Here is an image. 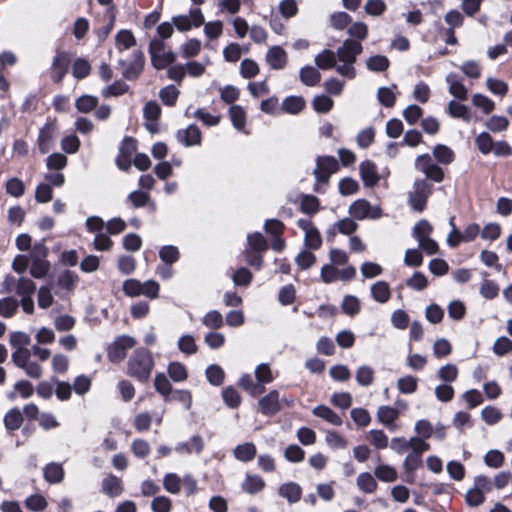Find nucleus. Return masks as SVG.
Instances as JSON below:
<instances>
[{"instance_id": "5701e85b", "label": "nucleus", "mask_w": 512, "mask_h": 512, "mask_svg": "<svg viewBox=\"0 0 512 512\" xmlns=\"http://www.w3.org/2000/svg\"><path fill=\"white\" fill-rule=\"evenodd\" d=\"M102 491L110 497L119 496L123 491L121 479L114 475L105 477L102 482Z\"/></svg>"}, {"instance_id": "58836bf2", "label": "nucleus", "mask_w": 512, "mask_h": 512, "mask_svg": "<svg viewBox=\"0 0 512 512\" xmlns=\"http://www.w3.org/2000/svg\"><path fill=\"white\" fill-rule=\"evenodd\" d=\"M359 189V183L351 177H345L341 179L338 184V190L342 196H350L356 194Z\"/></svg>"}, {"instance_id": "39448f33", "label": "nucleus", "mask_w": 512, "mask_h": 512, "mask_svg": "<svg viewBox=\"0 0 512 512\" xmlns=\"http://www.w3.org/2000/svg\"><path fill=\"white\" fill-rule=\"evenodd\" d=\"M431 193L432 186L426 180H416L408 193V202L415 211L422 212Z\"/></svg>"}, {"instance_id": "603ef678", "label": "nucleus", "mask_w": 512, "mask_h": 512, "mask_svg": "<svg viewBox=\"0 0 512 512\" xmlns=\"http://www.w3.org/2000/svg\"><path fill=\"white\" fill-rule=\"evenodd\" d=\"M50 268V262L47 260L32 261L30 274L36 279H42L48 274Z\"/></svg>"}, {"instance_id": "423d86ee", "label": "nucleus", "mask_w": 512, "mask_h": 512, "mask_svg": "<svg viewBox=\"0 0 512 512\" xmlns=\"http://www.w3.org/2000/svg\"><path fill=\"white\" fill-rule=\"evenodd\" d=\"M350 216L355 220H376L382 216L379 206H372L366 199H357L348 209Z\"/></svg>"}, {"instance_id": "c85d7f7f", "label": "nucleus", "mask_w": 512, "mask_h": 512, "mask_svg": "<svg viewBox=\"0 0 512 512\" xmlns=\"http://www.w3.org/2000/svg\"><path fill=\"white\" fill-rule=\"evenodd\" d=\"M299 77L303 84L310 87L316 86L321 80L320 72L312 66L303 67L300 70Z\"/></svg>"}, {"instance_id": "ddd939ff", "label": "nucleus", "mask_w": 512, "mask_h": 512, "mask_svg": "<svg viewBox=\"0 0 512 512\" xmlns=\"http://www.w3.org/2000/svg\"><path fill=\"white\" fill-rule=\"evenodd\" d=\"M361 179L366 187H374L378 184L380 176L377 166L371 160H365L359 165Z\"/></svg>"}, {"instance_id": "f03ea898", "label": "nucleus", "mask_w": 512, "mask_h": 512, "mask_svg": "<svg viewBox=\"0 0 512 512\" xmlns=\"http://www.w3.org/2000/svg\"><path fill=\"white\" fill-rule=\"evenodd\" d=\"M154 368L152 353L146 348H137L131 354L127 362V375L139 382L145 383L149 380Z\"/></svg>"}, {"instance_id": "052dcab7", "label": "nucleus", "mask_w": 512, "mask_h": 512, "mask_svg": "<svg viewBox=\"0 0 512 512\" xmlns=\"http://www.w3.org/2000/svg\"><path fill=\"white\" fill-rule=\"evenodd\" d=\"M240 73L246 79L253 78L259 73V66L254 60L246 58L240 64Z\"/></svg>"}, {"instance_id": "dca6fc26", "label": "nucleus", "mask_w": 512, "mask_h": 512, "mask_svg": "<svg viewBox=\"0 0 512 512\" xmlns=\"http://www.w3.org/2000/svg\"><path fill=\"white\" fill-rule=\"evenodd\" d=\"M54 132L55 125L52 123H46L44 127L40 130L38 136V147L39 151L42 154H46L49 152Z\"/></svg>"}, {"instance_id": "a878e982", "label": "nucleus", "mask_w": 512, "mask_h": 512, "mask_svg": "<svg viewBox=\"0 0 512 512\" xmlns=\"http://www.w3.org/2000/svg\"><path fill=\"white\" fill-rule=\"evenodd\" d=\"M446 81L449 84V92L457 99L464 101L467 99L468 91L466 87L457 80L455 74L451 73L446 77Z\"/></svg>"}, {"instance_id": "ea45409f", "label": "nucleus", "mask_w": 512, "mask_h": 512, "mask_svg": "<svg viewBox=\"0 0 512 512\" xmlns=\"http://www.w3.org/2000/svg\"><path fill=\"white\" fill-rule=\"evenodd\" d=\"M179 93V90L175 86L168 85L159 91V97L165 105L174 106L177 102Z\"/></svg>"}, {"instance_id": "3c124183", "label": "nucleus", "mask_w": 512, "mask_h": 512, "mask_svg": "<svg viewBox=\"0 0 512 512\" xmlns=\"http://www.w3.org/2000/svg\"><path fill=\"white\" fill-rule=\"evenodd\" d=\"M69 363V358L66 355L57 353L52 358V370L56 374H65L68 371Z\"/></svg>"}, {"instance_id": "5fc2aeb1", "label": "nucleus", "mask_w": 512, "mask_h": 512, "mask_svg": "<svg viewBox=\"0 0 512 512\" xmlns=\"http://www.w3.org/2000/svg\"><path fill=\"white\" fill-rule=\"evenodd\" d=\"M131 451L135 457L144 459L151 451L149 443L144 439H135L131 445Z\"/></svg>"}, {"instance_id": "cd10ccee", "label": "nucleus", "mask_w": 512, "mask_h": 512, "mask_svg": "<svg viewBox=\"0 0 512 512\" xmlns=\"http://www.w3.org/2000/svg\"><path fill=\"white\" fill-rule=\"evenodd\" d=\"M115 44L118 50H127L136 45V38L130 30L123 29L116 34Z\"/></svg>"}, {"instance_id": "c03bdc74", "label": "nucleus", "mask_w": 512, "mask_h": 512, "mask_svg": "<svg viewBox=\"0 0 512 512\" xmlns=\"http://www.w3.org/2000/svg\"><path fill=\"white\" fill-rule=\"evenodd\" d=\"M334 105V101L327 95H317L312 101L313 109L318 113H328Z\"/></svg>"}, {"instance_id": "a19ab883", "label": "nucleus", "mask_w": 512, "mask_h": 512, "mask_svg": "<svg viewBox=\"0 0 512 512\" xmlns=\"http://www.w3.org/2000/svg\"><path fill=\"white\" fill-rule=\"evenodd\" d=\"M375 372L367 365L360 366L356 371V381L361 386H370L374 381Z\"/></svg>"}, {"instance_id": "338daca9", "label": "nucleus", "mask_w": 512, "mask_h": 512, "mask_svg": "<svg viewBox=\"0 0 512 512\" xmlns=\"http://www.w3.org/2000/svg\"><path fill=\"white\" fill-rule=\"evenodd\" d=\"M477 148L483 154L492 152L494 141L487 132L480 133L475 140Z\"/></svg>"}, {"instance_id": "f8f14e48", "label": "nucleus", "mask_w": 512, "mask_h": 512, "mask_svg": "<svg viewBox=\"0 0 512 512\" xmlns=\"http://www.w3.org/2000/svg\"><path fill=\"white\" fill-rule=\"evenodd\" d=\"M258 406L262 414L272 416L281 410L280 394L277 390H271L267 395L261 397Z\"/></svg>"}, {"instance_id": "2f4dec72", "label": "nucleus", "mask_w": 512, "mask_h": 512, "mask_svg": "<svg viewBox=\"0 0 512 512\" xmlns=\"http://www.w3.org/2000/svg\"><path fill=\"white\" fill-rule=\"evenodd\" d=\"M23 423V416L19 409L12 408L4 416L6 429L14 431L20 428Z\"/></svg>"}, {"instance_id": "774afa93", "label": "nucleus", "mask_w": 512, "mask_h": 512, "mask_svg": "<svg viewBox=\"0 0 512 512\" xmlns=\"http://www.w3.org/2000/svg\"><path fill=\"white\" fill-rule=\"evenodd\" d=\"M153 512H170L172 509V502L166 496L155 497L151 503Z\"/></svg>"}, {"instance_id": "79ce46f5", "label": "nucleus", "mask_w": 512, "mask_h": 512, "mask_svg": "<svg viewBox=\"0 0 512 512\" xmlns=\"http://www.w3.org/2000/svg\"><path fill=\"white\" fill-rule=\"evenodd\" d=\"M91 72V65L90 63L83 59V58H77L72 65V75L76 79H83L87 77Z\"/></svg>"}, {"instance_id": "680f3d73", "label": "nucleus", "mask_w": 512, "mask_h": 512, "mask_svg": "<svg viewBox=\"0 0 512 512\" xmlns=\"http://www.w3.org/2000/svg\"><path fill=\"white\" fill-rule=\"evenodd\" d=\"M368 439L372 445L378 449H385L388 447V437L382 430H370Z\"/></svg>"}, {"instance_id": "bb28decb", "label": "nucleus", "mask_w": 512, "mask_h": 512, "mask_svg": "<svg viewBox=\"0 0 512 512\" xmlns=\"http://www.w3.org/2000/svg\"><path fill=\"white\" fill-rule=\"evenodd\" d=\"M399 417V411L390 406H380L377 411V419L380 423L390 428Z\"/></svg>"}, {"instance_id": "69168bd1", "label": "nucleus", "mask_w": 512, "mask_h": 512, "mask_svg": "<svg viewBox=\"0 0 512 512\" xmlns=\"http://www.w3.org/2000/svg\"><path fill=\"white\" fill-rule=\"evenodd\" d=\"M485 125L492 132H501L507 129L509 121L504 116L494 115L487 120Z\"/></svg>"}, {"instance_id": "412c9836", "label": "nucleus", "mask_w": 512, "mask_h": 512, "mask_svg": "<svg viewBox=\"0 0 512 512\" xmlns=\"http://www.w3.org/2000/svg\"><path fill=\"white\" fill-rule=\"evenodd\" d=\"M315 64L322 70H328L338 66L335 52L329 49L323 50L321 53L315 56Z\"/></svg>"}, {"instance_id": "393cba45", "label": "nucleus", "mask_w": 512, "mask_h": 512, "mask_svg": "<svg viewBox=\"0 0 512 512\" xmlns=\"http://www.w3.org/2000/svg\"><path fill=\"white\" fill-rule=\"evenodd\" d=\"M312 413L319 418L326 420L335 426L342 425L341 417L336 414L332 409L325 405H319L313 408Z\"/></svg>"}, {"instance_id": "de8ad7c7", "label": "nucleus", "mask_w": 512, "mask_h": 512, "mask_svg": "<svg viewBox=\"0 0 512 512\" xmlns=\"http://www.w3.org/2000/svg\"><path fill=\"white\" fill-rule=\"evenodd\" d=\"M77 281H78V276L70 270L63 271L58 276V279H57L58 285L67 291L73 289L76 286Z\"/></svg>"}, {"instance_id": "9b49d317", "label": "nucleus", "mask_w": 512, "mask_h": 512, "mask_svg": "<svg viewBox=\"0 0 512 512\" xmlns=\"http://www.w3.org/2000/svg\"><path fill=\"white\" fill-rule=\"evenodd\" d=\"M144 63V54L140 50L134 51L129 63L120 61V65L125 66L122 71L123 76L128 80L138 78L144 68Z\"/></svg>"}, {"instance_id": "8fccbe9b", "label": "nucleus", "mask_w": 512, "mask_h": 512, "mask_svg": "<svg viewBox=\"0 0 512 512\" xmlns=\"http://www.w3.org/2000/svg\"><path fill=\"white\" fill-rule=\"evenodd\" d=\"M168 374L176 382L185 381L188 377L186 367L179 362L170 363L168 366Z\"/></svg>"}, {"instance_id": "1a4fd4ad", "label": "nucleus", "mask_w": 512, "mask_h": 512, "mask_svg": "<svg viewBox=\"0 0 512 512\" xmlns=\"http://www.w3.org/2000/svg\"><path fill=\"white\" fill-rule=\"evenodd\" d=\"M450 225L452 226V231L447 238V243L451 247H456L462 241H472L476 238V236L480 232V227L478 224H470L463 233H461L454 225L453 218L450 219Z\"/></svg>"}, {"instance_id": "4c0bfd02", "label": "nucleus", "mask_w": 512, "mask_h": 512, "mask_svg": "<svg viewBox=\"0 0 512 512\" xmlns=\"http://www.w3.org/2000/svg\"><path fill=\"white\" fill-rule=\"evenodd\" d=\"M389 64L388 58L383 55L371 56L366 61L367 68L373 72H383L388 69Z\"/></svg>"}, {"instance_id": "7c9ffc66", "label": "nucleus", "mask_w": 512, "mask_h": 512, "mask_svg": "<svg viewBox=\"0 0 512 512\" xmlns=\"http://www.w3.org/2000/svg\"><path fill=\"white\" fill-rule=\"evenodd\" d=\"M448 113L453 118H460L465 122H470L472 118L467 106L453 100L448 103Z\"/></svg>"}, {"instance_id": "e433bc0d", "label": "nucleus", "mask_w": 512, "mask_h": 512, "mask_svg": "<svg viewBox=\"0 0 512 512\" xmlns=\"http://www.w3.org/2000/svg\"><path fill=\"white\" fill-rule=\"evenodd\" d=\"M204 326L210 329H220L224 325V319L222 314L217 310L209 311L202 318Z\"/></svg>"}, {"instance_id": "bf43d9fd", "label": "nucleus", "mask_w": 512, "mask_h": 512, "mask_svg": "<svg viewBox=\"0 0 512 512\" xmlns=\"http://www.w3.org/2000/svg\"><path fill=\"white\" fill-rule=\"evenodd\" d=\"M12 362L18 367L23 368L24 365L29 362L31 359V350L28 348L18 347L12 353Z\"/></svg>"}, {"instance_id": "09e8293b", "label": "nucleus", "mask_w": 512, "mask_h": 512, "mask_svg": "<svg viewBox=\"0 0 512 512\" xmlns=\"http://www.w3.org/2000/svg\"><path fill=\"white\" fill-rule=\"evenodd\" d=\"M434 157L442 164H450L454 159L453 151L446 145H436L433 149Z\"/></svg>"}, {"instance_id": "49530a36", "label": "nucleus", "mask_w": 512, "mask_h": 512, "mask_svg": "<svg viewBox=\"0 0 512 512\" xmlns=\"http://www.w3.org/2000/svg\"><path fill=\"white\" fill-rule=\"evenodd\" d=\"M375 476L383 482H394L397 479L396 470L389 465H379L374 470Z\"/></svg>"}, {"instance_id": "c756f323", "label": "nucleus", "mask_w": 512, "mask_h": 512, "mask_svg": "<svg viewBox=\"0 0 512 512\" xmlns=\"http://www.w3.org/2000/svg\"><path fill=\"white\" fill-rule=\"evenodd\" d=\"M44 478L49 483H60L64 478V470L61 464L52 462L44 468Z\"/></svg>"}, {"instance_id": "6ab92c4d", "label": "nucleus", "mask_w": 512, "mask_h": 512, "mask_svg": "<svg viewBox=\"0 0 512 512\" xmlns=\"http://www.w3.org/2000/svg\"><path fill=\"white\" fill-rule=\"evenodd\" d=\"M256 446L252 442H246L235 447L233 450L234 457L241 462L252 461L256 456Z\"/></svg>"}, {"instance_id": "2eb2a0df", "label": "nucleus", "mask_w": 512, "mask_h": 512, "mask_svg": "<svg viewBox=\"0 0 512 512\" xmlns=\"http://www.w3.org/2000/svg\"><path fill=\"white\" fill-rule=\"evenodd\" d=\"M266 60L272 69H282L287 63V54L280 46L270 48L266 55Z\"/></svg>"}, {"instance_id": "aec40b11", "label": "nucleus", "mask_w": 512, "mask_h": 512, "mask_svg": "<svg viewBox=\"0 0 512 512\" xmlns=\"http://www.w3.org/2000/svg\"><path fill=\"white\" fill-rule=\"evenodd\" d=\"M238 385L252 397H256L265 391V387L261 383L255 382L250 374L242 375Z\"/></svg>"}, {"instance_id": "e2e57ef3", "label": "nucleus", "mask_w": 512, "mask_h": 512, "mask_svg": "<svg viewBox=\"0 0 512 512\" xmlns=\"http://www.w3.org/2000/svg\"><path fill=\"white\" fill-rule=\"evenodd\" d=\"M248 245L251 250L256 252H264L268 249L266 239L261 233H254L248 236Z\"/></svg>"}, {"instance_id": "6e6d98bb", "label": "nucleus", "mask_w": 512, "mask_h": 512, "mask_svg": "<svg viewBox=\"0 0 512 512\" xmlns=\"http://www.w3.org/2000/svg\"><path fill=\"white\" fill-rule=\"evenodd\" d=\"M176 60V55L172 51L162 52L151 60L154 68L161 70L172 64Z\"/></svg>"}, {"instance_id": "a18cd8bd", "label": "nucleus", "mask_w": 512, "mask_h": 512, "mask_svg": "<svg viewBox=\"0 0 512 512\" xmlns=\"http://www.w3.org/2000/svg\"><path fill=\"white\" fill-rule=\"evenodd\" d=\"M181 478L175 473H168L163 479L165 490L171 494H178L181 491Z\"/></svg>"}, {"instance_id": "f257e3e1", "label": "nucleus", "mask_w": 512, "mask_h": 512, "mask_svg": "<svg viewBox=\"0 0 512 512\" xmlns=\"http://www.w3.org/2000/svg\"><path fill=\"white\" fill-rule=\"evenodd\" d=\"M363 51L361 42L357 40L346 39L341 46L337 48L335 52L338 66L336 72L343 77L348 79H354L356 77V69L354 64L357 56Z\"/></svg>"}, {"instance_id": "7ed1b4c3", "label": "nucleus", "mask_w": 512, "mask_h": 512, "mask_svg": "<svg viewBox=\"0 0 512 512\" xmlns=\"http://www.w3.org/2000/svg\"><path fill=\"white\" fill-rule=\"evenodd\" d=\"M339 170V163L333 156H319L313 174L316 179L315 191H321V185H327L332 174Z\"/></svg>"}, {"instance_id": "c9c22d12", "label": "nucleus", "mask_w": 512, "mask_h": 512, "mask_svg": "<svg viewBox=\"0 0 512 512\" xmlns=\"http://www.w3.org/2000/svg\"><path fill=\"white\" fill-rule=\"evenodd\" d=\"M35 291L36 285L31 279L27 277H20L18 279L16 283V294L21 298L26 296H33Z\"/></svg>"}, {"instance_id": "4d7b16f0", "label": "nucleus", "mask_w": 512, "mask_h": 512, "mask_svg": "<svg viewBox=\"0 0 512 512\" xmlns=\"http://www.w3.org/2000/svg\"><path fill=\"white\" fill-rule=\"evenodd\" d=\"M225 404L230 408H237L241 404V396L233 387H227L222 392Z\"/></svg>"}, {"instance_id": "864d4df0", "label": "nucleus", "mask_w": 512, "mask_h": 512, "mask_svg": "<svg viewBox=\"0 0 512 512\" xmlns=\"http://www.w3.org/2000/svg\"><path fill=\"white\" fill-rule=\"evenodd\" d=\"M471 100L473 105L482 109L485 114L491 113L495 108L494 102L483 94L476 93Z\"/></svg>"}, {"instance_id": "0eeeda50", "label": "nucleus", "mask_w": 512, "mask_h": 512, "mask_svg": "<svg viewBox=\"0 0 512 512\" xmlns=\"http://www.w3.org/2000/svg\"><path fill=\"white\" fill-rule=\"evenodd\" d=\"M415 167L418 171L435 182H441L444 179V171L441 167L434 164L428 154L420 155L415 160Z\"/></svg>"}, {"instance_id": "13d9d810", "label": "nucleus", "mask_w": 512, "mask_h": 512, "mask_svg": "<svg viewBox=\"0 0 512 512\" xmlns=\"http://www.w3.org/2000/svg\"><path fill=\"white\" fill-rule=\"evenodd\" d=\"M19 303L13 297H6L1 300L0 315L5 318L12 317L18 310Z\"/></svg>"}, {"instance_id": "473e14b6", "label": "nucleus", "mask_w": 512, "mask_h": 512, "mask_svg": "<svg viewBox=\"0 0 512 512\" xmlns=\"http://www.w3.org/2000/svg\"><path fill=\"white\" fill-rule=\"evenodd\" d=\"M229 115L233 126L237 130L243 131L246 124V113L244 109L240 105H232L229 109Z\"/></svg>"}, {"instance_id": "f704fd0d", "label": "nucleus", "mask_w": 512, "mask_h": 512, "mask_svg": "<svg viewBox=\"0 0 512 512\" xmlns=\"http://www.w3.org/2000/svg\"><path fill=\"white\" fill-rule=\"evenodd\" d=\"M320 202L314 195H303L300 202V210L308 215H313L319 211Z\"/></svg>"}, {"instance_id": "0e129e2a", "label": "nucleus", "mask_w": 512, "mask_h": 512, "mask_svg": "<svg viewBox=\"0 0 512 512\" xmlns=\"http://www.w3.org/2000/svg\"><path fill=\"white\" fill-rule=\"evenodd\" d=\"M378 101L385 107H393L396 95L389 87H380L377 92Z\"/></svg>"}, {"instance_id": "4be33fe9", "label": "nucleus", "mask_w": 512, "mask_h": 512, "mask_svg": "<svg viewBox=\"0 0 512 512\" xmlns=\"http://www.w3.org/2000/svg\"><path fill=\"white\" fill-rule=\"evenodd\" d=\"M306 106V102L301 96H289L282 102L281 109L288 114H299Z\"/></svg>"}, {"instance_id": "4468645a", "label": "nucleus", "mask_w": 512, "mask_h": 512, "mask_svg": "<svg viewBox=\"0 0 512 512\" xmlns=\"http://www.w3.org/2000/svg\"><path fill=\"white\" fill-rule=\"evenodd\" d=\"M201 131L196 125H189L184 130H179L177 133V139L185 146H194L201 143Z\"/></svg>"}, {"instance_id": "b1692460", "label": "nucleus", "mask_w": 512, "mask_h": 512, "mask_svg": "<svg viewBox=\"0 0 512 512\" xmlns=\"http://www.w3.org/2000/svg\"><path fill=\"white\" fill-rule=\"evenodd\" d=\"M371 295L378 303H386L391 297L389 284L385 281H377L371 286Z\"/></svg>"}, {"instance_id": "6e6552de", "label": "nucleus", "mask_w": 512, "mask_h": 512, "mask_svg": "<svg viewBox=\"0 0 512 512\" xmlns=\"http://www.w3.org/2000/svg\"><path fill=\"white\" fill-rule=\"evenodd\" d=\"M71 64V56L68 52L57 51L51 65L50 77L55 83L62 82Z\"/></svg>"}, {"instance_id": "f3484780", "label": "nucleus", "mask_w": 512, "mask_h": 512, "mask_svg": "<svg viewBox=\"0 0 512 512\" xmlns=\"http://www.w3.org/2000/svg\"><path fill=\"white\" fill-rule=\"evenodd\" d=\"M265 485V481L261 476L247 473L241 487L248 494H256L261 492Z\"/></svg>"}, {"instance_id": "20e7f679", "label": "nucleus", "mask_w": 512, "mask_h": 512, "mask_svg": "<svg viewBox=\"0 0 512 512\" xmlns=\"http://www.w3.org/2000/svg\"><path fill=\"white\" fill-rule=\"evenodd\" d=\"M137 341L130 335H121L107 347V356L110 362L120 363L127 356V351L136 346Z\"/></svg>"}, {"instance_id": "9d476101", "label": "nucleus", "mask_w": 512, "mask_h": 512, "mask_svg": "<svg viewBox=\"0 0 512 512\" xmlns=\"http://www.w3.org/2000/svg\"><path fill=\"white\" fill-rule=\"evenodd\" d=\"M297 225L305 232V246L312 250H317L322 245V237L316 227L308 219H299Z\"/></svg>"}, {"instance_id": "72a5a7b5", "label": "nucleus", "mask_w": 512, "mask_h": 512, "mask_svg": "<svg viewBox=\"0 0 512 512\" xmlns=\"http://www.w3.org/2000/svg\"><path fill=\"white\" fill-rule=\"evenodd\" d=\"M357 486L364 493H373L377 489V482L374 477L368 473H360L357 477Z\"/></svg>"}, {"instance_id": "37998d69", "label": "nucleus", "mask_w": 512, "mask_h": 512, "mask_svg": "<svg viewBox=\"0 0 512 512\" xmlns=\"http://www.w3.org/2000/svg\"><path fill=\"white\" fill-rule=\"evenodd\" d=\"M206 378L210 384L220 386L225 378L223 369L218 365H210L206 369Z\"/></svg>"}, {"instance_id": "a211bd4d", "label": "nucleus", "mask_w": 512, "mask_h": 512, "mask_svg": "<svg viewBox=\"0 0 512 512\" xmlns=\"http://www.w3.org/2000/svg\"><path fill=\"white\" fill-rule=\"evenodd\" d=\"M278 493L290 503H297L301 499L302 489L297 483L288 482L279 487Z\"/></svg>"}]
</instances>
